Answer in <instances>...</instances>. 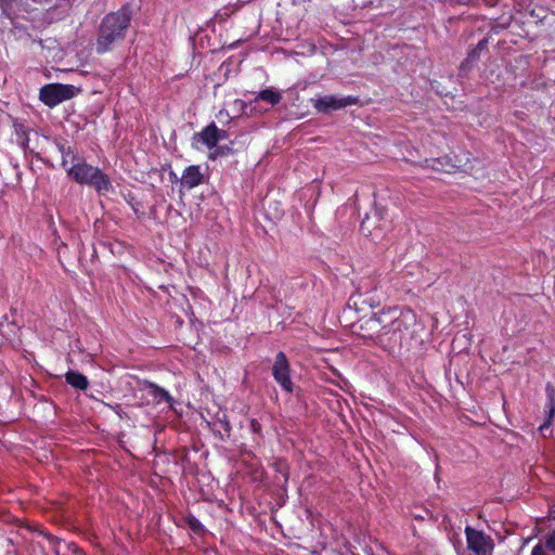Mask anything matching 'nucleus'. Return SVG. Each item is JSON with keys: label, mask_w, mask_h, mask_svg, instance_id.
Listing matches in <instances>:
<instances>
[{"label": "nucleus", "mask_w": 555, "mask_h": 555, "mask_svg": "<svg viewBox=\"0 0 555 555\" xmlns=\"http://www.w3.org/2000/svg\"><path fill=\"white\" fill-rule=\"evenodd\" d=\"M416 324V314L406 308H388L382 310L365 322L367 330L376 335L377 344L388 351L402 346Z\"/></svg>", "instance_id": "f257e3e1"}, {"label": "nucleus", "mask_w": 555, "mask_h": 555, "mask_svg": "<svg viewBox=\"0 0 555 555\" xmlns=\"http://www.w3.org/2000/svg\"><path fill=\"white\" fill-rule=\"evenodd\" d=\"M132 18L130 4H124L116 12L106 14L100 24L95 43L98 53L103 54L111 51L114 44L124 40Z\"/></svg>", "instance_id": "f03ea898"}, {"label": "nucleus", "mask_w": 555, "mask_h": 555, "mask_svg": "<svg viewBox=\"0 0 555 555\" xmlns=\"http://www.w3.org/2000/svg\"><path fill=\"white\" fill-rule=\"evenodd\" d=\"M66 172L75 182L91 186L100 194H105L113 188L111 179L105 172L83 159L74 163L66 169Z\"/></svg>", "instance_id": "7ed1b4c3"}, {"label": "nucleus", "mask_w": 555, "mask_h": 555, "mask_svg": "<svg viewBox=\"0 0 555 555\" xmlns=\"http://www.w3.org/2000/svg\"><path fill=\"white\" fill-rule=\"evenodd\" d=\"M80 92V89L73 85L49 83L43 86L39 92V99L49 107H55L64 101L70 100Z\"/></svg>", "instance_id": "20e7f679"}, {"label": "nucleus", "mask_w": 555, "mask_h": 555, "mask_svg": "<svg viewBox=\"0 0 555 555\" xmlns=\"http://www.w3.org/2000/svg\"><path fill=\"white\" fill-rule=\"evenodd\" d=\"M465 537L468 553L459 555H492L494 551V541L482 530H478L467 525L465 527Z\"/></svg>", "instance_id": "39448f33"}, {"label": "nucleus", "mask_w": 555, "mask_h": 555, "mask_svg": "<svg viewBox=\"0 0 555 555\" xmlns=\"http://www.w3.org/2000/svg\"><path fill=\"white\" fill-rule=\"evenodd\" d=\"M313 108L320 114H327L347 106L357 105L359 98L354 95L338 96L334 94L318 95L311 99Z\"/></svg>", "instance_id": "423d86ee"}, {"label": "nucleus", "mask_w": 555, "mask_h": 555, "mask_svg": "<svg viewBox=\"0 0 555 555\" xmlns=\"http://www.w3.org/2000/svg\"><path fill=\"white\" fill-rule=\"evenodd\" d=\"M272 376L282 390L287 393L293 392L294 384L291 378V365L283 351H279L275 356L274 363L272 365Z\"/></svg>", "instance_id": "0eeeda50"}, {"label": "nucleus", "mask_w": 555, "mask_h": 555, "mask_svg": "<svg viewBox=\"0 0 555 555\" xmlns=\"http://www.w3.org/2000/svg\"><path fill=\"white\" fill-rule=\"evenodd\" d=\"M34 3L50 4L51 0H30ZM28 0H0L1 18L11 23L23 12H28Z\"/></svg>", "instance_id": "6e6552de"}, {"label": "nucleus", "mask_w": 555, "mask_h": 555, "mask_svg": "<svg viewBox=\"0 0 555 555\" xmlns=\"http://www.w3.org/2000/svg\"><path fill=\"white\" fill-rule=\"evenodd\" d=\"M361 298V302L367 305L370 308L378 306L382 296L377 294V284H373L370 280H362L357 288V294L352 295L350 299L357 305L358 299Z\"/></svg>", "instance_id": "1a4fd4ad"}, {"label": "nucleus", "mask_w": 555, "mask_h": 555, "mask_svg": "<svg viewBox=\"0 0 555 555\" xmlns=\"http://www.w3.org/2000/svg\"><path fill=\"white\" fill-rule=\"evenodd\" d=\"M223 139H225V131L219 129L214 121L193 135V142H201L209 150L216 147Z\"/></svg>", "instance_id": "9d476101"}, {"label": "nucleus", "mask_w": 555, "mask_h": 555, "mask_svg": "<svg viewBox=\"0 0 555 555\" xmlns=\"http://www.w3.org/2000/svg\"><path fill=\"white\" fill-rule=\"evenodd\" d=\"M546 401L544 405V422L539 426V431L543 437H547V431L551 434V426L555 416V387L547 383L545 386Z\"/></svg>", "instance_id": "9b49d317"}, {"label": "nucleus", "mask_w": 555, "mask_h": 555, "mask_svg": "<svg viewBox=\"0 0 555 555\" xmlns=\"http://www.w3.org/2000/svg\"><path fill=\"white\" fill-rule=\"evenodd\" d=\"M205 176L199 165H190L184 168L180 177V185L182 189L192 190L204 183Z\"/></svg>", "instance_id": "f8f14e48"}, {"label": "nucleus", "mask_w": 555, "mask_h": 555, "mask_svg": "<svg viewBox=\"0 0 555 555\" xmlns=\"http://www.w3.org/2000/svg\"><path fill=\"white\" fill-rule=\"evenodd\" d=\"M426 164L428 167H431L434 170L437 171H444V172H451L454 169H462L464 168L465 164L462 162V159H453L450 156H443L439 158L434 159H426Z\"/></svg>", "instance_id": "ddd939ff"}, {"label": "nucleus", "mask_w": 555, "mask_h": 555, "mask_svg": "<svg viewBox=\"0 0 555 555\" xmlns=\"http://www.w3.org/2000/svg\"><path fill=\"white\" fill-rule=\"evenodd\" d=\"M55 147L62 156V166L67 169V165L70 162L72 165L81 158H79L76 150L70 146L65 139L59 138L54 140Z\"/></svg>", "instance_id": "4468645a"}, {"label": "nucleus", "mask_w": 555, "mask_h": 555, "mask_svg": "<svg viewBox=\"0 0 555 555\" xmlns=\"http://www.w3.org/2000/svg\"><path fill=\"white\" fill-rule=\"evenodd\" d=\"M530 555H555V529L550 530L532 547Z\"/></svg>", "instance_id": "2eb2a0df"}, {"label": "nucleus", "mask_w": 555, "mask_h": 555, "mask_svg": "<svg viewBox=\"0 0 555 555\" xmlns=\"http://www.w3.org/2000/svg\"><path fill=\"white\" fill-rule=\"evenodd\" d=\"M36 533L38 535H42L49 543V545L52 547L53 552L55 553V555H61V552H62V547L65 546L67 547L69 551H72L74 554H78V555H85L79 548L78 546L75 544V543H65V542H62L59 538L48 533V532H44V531H36Z\"/></svg>", "instance_id": "dca6fc26"}, {"label": "nucleus", "mask_w": 555, "mask_h": 555, "mask_svg": "<svg viewBox=\"0 0 555 555\" xmlns=\"http://www.w3.org/2000/svg\"><path fill=\"white\" fill-rule=\"evenodd\" d=\"M146 388L149 389V393L153 397V399L159 402H167L171 410H175L176 400L171 397V395L163 387L158 386L155 383L146 382Z\"/></svg>", "instance_id": "f3484780"}, {"label": "nucleus", "mask_w": 555, "mask_h": 555, "mask_svg": "<svg viewBox=\"0 0 555 555\" xmlns=\"http://www.w3.org/2000/svg\"><path fill=\"white\" fill-rule=\"evenodd\" d=\"M65 380L68 385L78 390H86L89 387V380L87 376L79 373L78 371L69 370L65 374Z\"/></svg>", "instance_id": "a211bd4d"}, {"label": "nucleus", "mask_w": 555, "mask_h": 555, "mask_svg": "<svg viewBox=\"0 0 555 555\" xmlns=\"http://www.w3.org/2000/svg\"><path fill=\"white\" fill-rule=\"evenodd\" d=\"M256 100L264 101L273 106V105H276L280 103V101L282 100V95L278 91H274L273 89L268 88V89L261 90L258 93Z\"/></svg>", "instance_id": "6ab92c4d"}, {"label": "nucleus", "mask_w": 555, "mask_h": 555, "mask_svg": "<svg viewBox=\"0 0 555 555\" xmlns=\"http://www.w3.org/2000/svg\"><path fill=\"white\" fill-rule=\"evenodd\" d=\"M188 527L196 534H203L205 532L204 525L193 515H189L185 518Z\"/></svg>", "instance_id": "aec40b11"}, {"label": "nucleus", "mask_w": 555, "mask_h": 555, "mask_svg": "<svg viewBox=\"0 0 555 555\" xmlns=\"http://www.w3.org/2000/svg\"><path fill=\"white\" fill-rule=\"evenodd\" d=\"M370 221H371V217L366 216L362 222H361V225H360V230L361 232L366 235V236H373V230L370 225Z\"/></svg>", "instance_id": "412c9836"}, {"label": "nucleus", "mask_w": 555, "mask_h": 555, "mask_svg": "<svg viewBox=\"0 0 555 555\" xmlns=\"http://www.w3.org/2000/svg\"><path fill=\"white\" fill-rule=\"evenodd\" d=\"M249 429L253 434H255L257 436H261V433H262L261 424L257 420H255V418L250 420Z\"/></svg>", "instance_id": "4be33fe9"}, {"label": "nucleus", "mask_w": 555, "mask_h": 555, "mask_svg": "<svg viewBox=\"0 0 555 555\" xmlns=\"http://www.w3.org/2000/svg\"><path fill=\"white\" fill-rule=\"evenodd\" d=\"M218 423L223 428V430H225L228 434H230L231 425H230V422H229V420H228V417L225 415H223L221 418H219Z\"/></svg>", "instance_id": "5701e85b"}, {"label": "nucleus", "mask_w": 555, "mask_h": 555, "mask_svg": "<svg viewBox=\"0 0 555 555\" xmlns=\"http://www.w3.org/2000/svg\"><path fill=\"white\" fill-rule=\"evenodd\" d=\"M169 177L172 183L178 181L180 182V178H178V176L175 172H170Z\"/></svg>", "instance_id": "b1692460"}]
</instances>
